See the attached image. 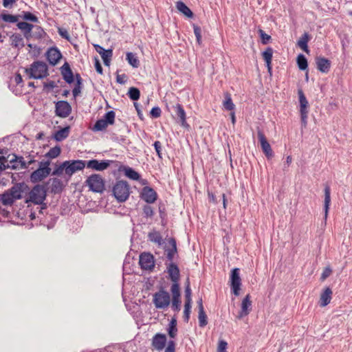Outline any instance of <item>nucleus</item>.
<instances>
[{
	"label": "nucleus",
	"mask_w": 352,
	"mask_h": 352,
	"mask_svg": "<svg viewBox=\"0 0 352 352\" xmlns=\"http://www.w3.org/2000/svg\"><path fill=\"white\" fill-rule=\"evenodd\" d=\"M69 162H64L60 166H57L52 172V175H60L63 173V170L66 172V165Z\"/></svg>",
	"instance_id": "nucleus-51"
},
{
	"label": "nucleus",
	"mask_w": 352,
	"mask_h": 352,
	"mask_svg": "<svg viewBox=\"0 0 352 352\" xmlns=\"http://www.w3.org/2000/svg\"><path fill=\"white\" fill-rule=\"evenodd\" d=\"M140 197L145 202L153 204L157 200V194L153 188L149 186H145L142 189Z\"/></svg>",
	"instance_id": "nucleus-13"
},
{
	"label": "nucleus",
	"mask_w": 352,
	"mask_h": 352,
	"mask_svg": "<svg viewBox=\"0 0 352 352\" xmlns=\"http://www.w3.org/2000/svg\"><path fill=\"white\" fill-rule=\"evenodd\" d=\"M225 109L228 111H233L235 108L234 104L232 102L231 96L228 93L225 94V100L223 103Z\"/></svg>",
	"instance_id": "nucleus-38"
},
{
	"label": "nucleus",
	"mask_w": 352,
	"mask_h": 352,
	"mask_svg": "<svg viewBox=\"0 0 352 352\" xmlns=\"http://www.w3.org/2000/svg\"><path fill=\"white\" fill-rule=\"evenodd\" d=\"M193 31L194 34L196 36L197 42L199 45L201 43V28L198 25L193 24Z\"/></svg>",
	"instance_id": "nucleus-53"
},
{
	"label": "nucleus",
	"mask_w": 352,
	"mask_h": 352,
	"mask_svg": "<svg viewBox=\"0 0 352 352\" xmlns=\"http://www.w3.org/2000/svg\"><path fill=\"white\" fill-rule=\"evenodd\" d=\"M273 56V49L270 47H267V49L262 53V56L265 63H272Z\"/></svg>",
	"instance_id": "nucleus-45"
},
{
	"label": "nucleus",
	"mask_w": 352,
	"mask_h": 352,
	"mask_svg": "<svg viewBox=\"0 0 352 352\" xmlns=\"http://www.w3.org/2000/svg\"><path fill=\"white\" fill-rule=\"evenodd\" d=\"M139 264L142 269L151 270L155 267L154 257L151 253L144 252L140 255Z\"/></svg>",
	"instance_id": "nucleus-9"
},
{
	"label": "nucleus",
	"mask_w": 352,
	"mask_h": 352,
	"mask_svg": "<svg viewBox=\"0 0 352 352\" xmlns=\"http://www.w3.org/2000/svg\"><path fill=\"white\" fill-rule=\"evenodd\" d=\"M19 15H12L10 14H1V18L5 22L16 23L19 20Z\"/></svg>",
	"instance_id": "nucleus-46"
},
{
	"label": "nucleus",
	"mask_w": 352,
	"mask_h": 352,
	"mask_svg": "<svg viewBox=\"0 0 352 352\" xmlns=\"http://www.w3.org/2000/svg\"><path fill=\"white\" fill-rule=\"evenodd\" d=\"M86 184L95 192H102L104 190V182L99 174H92L87 179Z\"/></svg>",
	"instance_id": "nucleus-5"
},
{
	"label": "nucleus",
	"mask_w": 352,
	"mask_h": 352,
	"mask_svg": "<svg viewBox=\"0 0 352 352\" xmlns=\"http://www.w3.org/2000/svg\"><path fill=\"white\" fill-rule=\"evenodd\" d=\"M228 343L223 340H221L219 341L218 347H217V352H227Z\"/></svg>",
	"instance_id": "nucleus-56"
},
{
	"label": "nucleus",
	"mask_w": 352,
	"mask_h": 352,
	"mask_svg": "<svg viewBox=\"0 0 352 352\" xmlns=\"http://www.w3.org/2000/svg\"><path fill=\"white\" fill-rule=\"evenodd\" d=\"M22 18L25 21H29L34 23H37L38 21V17L30 12L23 11Z\"/></svg>",
	"instance_id": "nucleus-48"
},
{
	"label": "nucleus",
	"mask_w": 352,
	"mask_h": 352,
	"mask_svg": "<svg viewBox=\"0 0 352 352\" xmlns=\"http://www.w3.org/2000/svg\"><path fill=\"white\" fill-rule=\"evenodd\" d=\"M50 164V160L41 161V162H39L38 168L48 169V171L51 172L52 170L49 167Z\"/></svg>",
	"instance_id": "nucleus-63"
},
{
	"label": "nucleus",
	"mask_w": 352,
	"mask_h": 352,
	"mask_svg": "<svg viewBox=\"0 0 352 352\" xmlns=\"http://www.w3.org/2000/svg\"><path fill=\"white\" fill-rule=\"evenodd\" d=\"M126 76L125 74H122V75L118 74L116 76V82L119 84L123 85L126 81Z\"/></svg>",
	"instance_id": "nucleus-64"
},
{
	"label": "nucleus",
	"mask_w": 352,
	"mask_h": 352,
	"mask_svg": "<svg viewBox=\"0 0 352 352\" xmlns=\"http://www.w3.org/2000/svg\"><path fill=\"white\" fill-rule=\"evenodd\" d=\"M46 198V189L43 185H36L30 192V201L35 204L41 205L39 212L46 209L45 204H43Z\"/></svg>",
	"instance_id": "nucleus-1"
},
{
	"label": "nucleus",
	"mask_w": 352,
	"mask_h": 352,
	"mask_svg": "<svg viewBox=\"0 0 352 352\" xmlns=\"http://www.w3.org/2000/svg\"><path fill=\"white\" fill-rule=\"evenodd\" d=\"M66 165V174L72 175L78 170H82L85 167V162L83 160H72L68 161Z\"/></svg>",
	"instance_id": "nucleus-15"
},
{
	"label": "nucleus",
	"mask_w": 352,
	"mask_h": 352,
	"mask_svg": "<svg viewBox=\"0 0 352 352\" xmlns=\"http://www.w3.org/2000/svg\"><path fill=\"white\" fill-rule=\"evenodd\" d=\"M155 150L160 159H162V144L160 141H155L153 144Z\"/></svg>",
	"instance_id": "nucleus-58"
},
{
	"label": "nucleus",
	"mask_w": 352,
	"mask_h": 352,
	"mask_svg": "<svg viewBox=\"0 0 352 352\" xmlns=\"http://www.w3.org/2000/svg\"><path fill=\"white\" fill-rule=\"evenodd\" d=\"M61 57L62 54L56 47L49 48L46 52V58L52 65H56Z\"/></svg>",
	"instance_id": "nucleus-16"
},
{
	"label": "nucleus",
	"mask_w": 352,
	"mask_h": 352,
	"mask_svg": "<svg viewBox=\"0 0 352 352\" xmlns=\"http://www.w3.org/2000/svg\"><path fill=\"white\" fill-rule=\"evenodd\" d=\"M257 135L263 153L267 159H271L274 157V152L265 135L261 130H258Z\"/></svg>",
	"instance_id": "nucleus-8"
},
{
	"label": "nucleus",
	"mask_w": 352,
	"mask_h": 352,
	"mask_svg": "<svg viewBox=\"0 0 352 352\" xmlns=\"http://www.w3.org/2000/svg\"><path fill=\"white\" fill-rule=\"evenodd\" d=\"M148 236L151 242L155 243L159 245H161L163 243L162 235L159 232L154 231L150 232Z\"/></svg>",
	"instance_id": "nucleus-36"
},
{
	"label": "nucleus",
	"mask_w": 352,
	"mask_h": 352,
	"mask_svg": "<svg viewBox=\"0 0 352 352\" xmlns=\"http://www.w3.org/2000/svg\"><path fill=\"white\" fill-rule=\"evenodd\" d=\"M199 325L200 327H204L208 324L207 315L204 310H199L198 312Z\"/></svg>",
	"instance_id": "nucleus-42"
},
{
	"label": "nucleus",
	"mask_w": 352,
	"mask_h": 352,
	"mask_svg": "<svg viewBox=\"0 0 352 352\" xmlns=\"http://www.w3.org/2000/svg\"><path fill=\"white\" fill-rule=\"evenodd\" d=\"M30 78L42 79L48 75L47 66L42 61H34L30 68L25 69Z\"/></svg>",
	"instance_id": "nucleus-2"
},
{
	"label": "nucleus",
	"mask_w": 352,
	"mask_h": 352,
	"mask_svg": "<svg viewBox=\"0 0 352 352\" xmlns=\"http://www.w3.org/2000/svg\"><path fill=\"white\" fill-rule=\"evenodd\" d=\"M51 172L48 169L38 168L30 175V180L33 183L38 182L47 177Z\"/></svg>",
	"instance_id": "nucleus-19"
},
{
	"label": "nucleus",
	"mask_w": 352,
	"mask_h": 352,
	"mask_svg": "<svg viewBox=\"0 0 352 352\" xmlns=\"http://www.w3.org/2000/svg\"><path fill=\"white\" fill-rule=\"evenodd\" d=\"M239 269L234 268L231 270L230 282L232 293L238 296L240 294L241 278L239 274Z\"/></svg>",
	"instance_id": "nucleus-7"
},
{
	"label": "nucleus",
	"mask_w": 352,
	"mask_h": 352,
	"mask_svg": "<svg viewBox=\"0 0 352 352\" xmlns=\"http://www.w3.org/2000/svg\"><path fill=\"white\" fill-rule=\"evenodd\" d=\"M11 168L10 164L8 159V157H6L4 156L0 157V171L5 170L7 168Z\"/></svg>",
	"instance_id": "nucleus-49"
},
{
	"label": "nucleus",
	"mask_w": 352,
	"mask_h": 352,
	"mask_svg": "<svg viewBox=\"0 0 352 352\" xmlns=\"http://www.w3.org/2000/svg\"><path fill=\"white\" fill-rule=\"evenodd\" d=\"M110 166L109 160L98 161L97 160H89L87 163V167L98 171H102Z\"/></svg>",
	"instance_id": "nucleus-17"
},
{
	"label": "nucleus",
	"mask_w": 352,
	"mask_h": 352,
	"mask_svg": "<svg viewBox=\"0 0 352 352\" xmlns=\"http://www.w3.org/2000/svg\"><path fill=\"white\" fill-rule=\"evenodd\" d=\"M297 64L300 70H305L308 67V63L303 54H299L297 57Z\"/></svg>",
	"instance_id": "nucleus-41"
},
{
	"label": "nucleus",
	"mask_w": 352,
	"mask_h": 352,
	"mask_svg": "<svg viewBox=\"0 0 352 352\" xmlns=\"http://www.w3.org/2000/svg\"><path fill=\"white\" fill-rule=\"evenodd\" d=\"M23 184H18L13 186L9 190L11 192L12 197L16 199H20L22 198L23 192Z\"/></svg>",
	"instance_id": "nucleus-32"
},
{
	"label": "nucleus",
	"mask_w": 352,
	"mask_h": 352,
	"mask_svg": "<svg viewBox=\"0 0 352 352\" xmlns=\"http://www.w3.org/2000/svg\"><path fill=\"white\" fill-rule=\"evenodd\" d=\"M127 94L129 98L134 101L138 100L140 96V90L138 88L133 87L129 88Z\"/></svg>",
	"instance_id": "nucleus-43"
},
{
	"label": "nucleus",
	"mask_w": 352,
	"mask_h": 352,
	"mask_svg": "<svg viewBox=\"0 0 352 352\" xmlns=\"http://www.w3.org/2000/svg\"><path fill=\"white\" fill-rule=\"evenodd\" d=\"M113 194L118 202H124L130 195V186L127 182L117 181L113 187Z\"/></svg>",
	"instance_id": "nucleus-3"
},
{
	"label": "nucleus",
	"mask_w": 352,
	"mask_h": 352,
	"mask_svg": "<svg viewBox=\"0 0 352 352\" xmlns=\"http://www.w3.org/2000/svg\"><path fill=\"white\" fill-rule=\"evenodd\" d=\"M168 333L169 336L171 338H175L176 337L177 333V327L168 326Z\"/></svg>",
	"instance_id": "nucleus-60"
},
{
	"label": "nucleus",
	"mask_w": 352,
	"mask_h": 352,
	"mask_svg": "<svg viewBox=\"0 0 352 352\" xmlns=\"http://www.w3.org/2000/svg\"><path fill=\"white\" fill-rule=\"evenodd\" d=\"M143 214L144 217L152 218L154 215V210L153 207L149 205H145L143 207Z\"/></svg>",
	"instance_id": "nucleus-50"
},
{
	"label": "nucleus",
	"mask_w": 352,
	"mask_h": 352,
	"mask_svg": "<svg viewBox=\"0 0 352 352\" xmlns=\"http://www.w3.org/2000/svg\"><path fill=\"white\" fill-rule=\"evenodd\" d=\"M56 115L60 118H67L72 112V107L67 101L60 100L56 103Z\"/></svg>",
	"instance_id": "nucleus-10"
},
{
	"label": "nucleus",
	"mask_w": 352,
	"mask_h": 352,
	"mask_svg": "<svg viewBox=\"0 0 352 352\" xmlns=\"http://www.w3.org/2000/svg\"><path fill=\"white\" fill-rule=\"evenodd\" d=\"M1 201L4 206L12 205L15 201L10 190L6 191L1 195Z\"/></svg>",
	"instance_id": "nucleus-34"
},
{
	"label": "nucleus",
	"mask_w": 352,
	"mask_h": 352,
	"mask_svg": "<svg viewBox=\"0 0 352 352\" xmlns=\"http://www.w3.org/2000/svg\"><path fill=\"white\" fill-rule=\"evenodd\" d=\"M50 181H52L51 191L54 193H60L62 192L63 188V182L58 178H52Z\"/></svg>",
	"instance_id": "nucleus-31"
},
{
	"label": "nucleus",
	"mask_w": 352,
	"mask_h": 352,
	"mask_svg": "<svg viewBox=\"0 0 352 352\" xmlns=\"http://www.w3.org/2000/svg\"><path fill=\"white\" fill-rule=\"evenodd\" d=\"M331 272H332V270L329 267H325L321 274V276H320L321 280H324L327 278H328L331 275Z\"/></svg>",
	"instance_id": "nucleus-59"
},
{
	"label": "nucleus",
	"mask_w": 352,
	"mask_h": 352,
	"mask_svg": "<svg viewBox=\"0 0 352 352\" xmlns=\"http://www.w3.org/2000/svg\"><path fill=\"white\" fill-rule=\"evenodd\" d=\"M258 32H259L260 36L261 38L262 43L264 45L267 44L269 42V41L271 39V36L270 35L267 34L266 33H265V32L262 30H259Z\"/></svg>",
	"instance_id": "nucleus-55"
},
{
	"label": "nucleus",
	"mask_w": 352,
	"mask_h": 352,
	"mask_svg": "<svg viewBox=\"0 0 352 352\" xmlns=\"http://www.w3.org/2000/svg\"><path fill=\"white\" fill-rule=\"evenodd\" d=\"M11 45L12 47L23 48L25 46L23 38L19 34L15 33L10 36Z\"/></svg>",
	"instance_id": "nucleus-29"
},
{
	"label": "nucleus",
	"mask_w": 352,
	"mask_h": 352,
	"mask_svg": "<svg viewBox=\"0 0 352 352\" xmlns=\"http://www.w3.org/2000/svg\"><path fill=\"white\" fill-rule=\"evenodd\" d=\"M16 26L19 30H21L23 32V34H24V32H32V29L34 28V25L33 24L25 21L19 22L16 24Z\"/></svg>",
	"instance_id": "nucleus-40"
},
{
	"label": "nucleus",
	"mask_w": 352,
	"mask_h": 352,
	"mask_svg": "<svg viewBox=\"0 0 352 352\" xmlns=\"http://www.w3.org/2000/svg\"><path fill=\"white\" fill-rule=\"evenodd\" d=\"M171 308L174 311L179 312L181 309L180 298H173Z\"/></svg>",
	"instance_id": "nucleus-52"
},
{
	"label": "nucleus",
	"mask_w": 352,
	"mask_h": 352,
	"mask_svg": "<svg viewBox=\"0 0 352 352\" xmlns=\"http://www.w3.org/2000/svg\"><path fill=\"white\" fill-rule=\"evenodd\" d=\"M168 245L164 247L166 257L169 263H173L175 256L177 254L176 241L174 238L168 239Z\"/></svg>",
	"instance_id": "nucleus-12"
},
{
	"label": "nucleus",
	"mask_w": 352,
	"mask_h": 352,
	"mask_svg": "<svg viewBox=\"0 0 352 352\" xmlns=\"http://www.w3.org/2000/svg\"><path fill=\"white\" fill-rule=\"evenodd\" d=\"M332 290L330 287H326L320 294V307H325L330 303L332 298Z\"/></svg>",
	"instance_id": "nucleus-24"
},
{
	"label": "nucleus",
	"mask_w": 352,
	"mask_h": 352,
	"mask_svg": "<svg viewBox=\"0 0 352 352\" xmlns=\"http://www.w3.org/2000/svg\"><path fill=\"white\" fill-rule=\"evenodd\" d=\"M58 32L62 38L67 40L69 39V34L67 30L63 28H58Z\"/></svg>",
	"instance_id": "nucleus-62"
},
{
	"label": "nucleus",
	"mask_w": 352,
	"mask_h": 352,
	"mask_svg": "<svg viewBox=\"0 0 352 352\" xmlns=\"http://www.w3.org/2000/svg\"><path fill=\"white\" fill-rule=\"evenodd\" d=\"M116 113L113 111L107 112L102 118L96 121L92 130L94 131H102L108 126L109 124H113L115 121Z\"/></svg>",
	"instance_id": "nucleus-6"
},
{
	"label": "nucleus",
	"mask_w": 352,
	"mask_h": 352,
	"mask_svg": "<svg viewBox=\"0 0 352 352\" xmlns=\"http://www.w3.org/2000/svg\"><path fill=\"white\" fill-rule=\"evenodd\" d=\"M125 175L131 179L138 181L140 178V174L131 167L124 168Z\"/></svg>",
	"instance_id": "nucleus-35"
},
{
	"label": "nucleus",
	"mask_w": 352,
	"mask_h": 352,
	"mask_svg": "<svg viewBox=\"0 0 352 352\" xmlns=\"http://www.w3.org/2000/svg\"><path fill=\"white\" fill-rule=\"evenodd\" d=\"M310 40V36L307 32H305L298 41V45L306 53L309 52L307 43Z\"/></svg>",
	"instance_id": "nucleus-30"
},
{
	"label": "nucleus",
	"mask_w": 352,
	"mask_h": 352,
	"mask_svg": "<svg viewBox=\"0 0 352 352\" xmlns=\"http://www.w3.org/2000/svg\"><path fill=\"white\" fill-rule=\"evenodd\" d=\"M191 304L185 303L184 310V320L188 322L190 318V314L191 311Z\"/></svg>",
	"instance_id": "nucleus-54"
},
{
	"label": "nucleus",
	"mask_w": 352,
	"mask_h": 352,
	"mask_svg": "<svg viewBox=\"0 0 352 352\" xmlns=\"http://www.w3.org/2000/svg\"><path fill=\"white\" fill-rule=\"evenodd\" d=\"M316 63L317 69L322 73H328L331 67V61L324 57H316Z\"/></svg>",
	"instance_id": "nucleus-22"
},
{
	"label": "nucleus",
	"mask_w": 352,
	"mask_h": 352,
	"mask_svg": "<svg viewBox=\"0 0 352 352\" xmlns=\"http://www.w3.org/2000/svg\"><path fill=\"white\" fill-rule=\"evenodd\" d=\"M252 310V301L250 294H247L243 299L241 305V311L239 312L236 318L242 319L243 317L248 316Z\"/></svg>",
	"instance_id": "nucleus-14"
},
{
	"label": "nucleus",
	"mask_w": 352,
	"mask_h": 352,
	"mask_svg": "<svg viewBox=\"0 0 352 352\" xmlns=\"http://www.w3.org/2000/svg\"><path fill=\"white\" fill-rule=\"evenodd\" d=\"M60 72L63 76V78L67 83L71 84L74 82V76L71 69L70 65L67 62H65L60 67Z\"/></svg>",
	"instance_id": "nucleus-21"
},
{
	"label": "nucleus",
	"mask_w": 352,
	"mask_h": 352,
	"mask_svg": "<svg viewBox=\"0 0 352 352\" xmlns=\"http://www.w3.org/2000/svg\"><path fill=\"white\" fill-rule=\"evenodd\" d=\"M153 302L157 309H165L170 305V294L162 288L153 295Z\"/></svg>",
	"instance_id": "nucleus-4"
},
{
	"label": "nucleus",
	"mask_w": 352,
	"mask_h": 352,
	"mask_svg": "<svg viewBox=\"0 0 352 352\" xmlns=\"http://www.w3.org/2000/svg\"><path fill=\"white\" fill-rule=\"evenodd\" d=\"M300 102V113H309V103L301 89L298 90Z\"/></svg>",
	"instance_id": "nucleus-25"
},
{
	"label": "nucleus",
	"mask_w": 352,
	"mask_h": 352,
	"mask_svg": "<svg viewBox=\"0 0 352 352\" xmlns=\"http://www.w3.org/2000/svg\"><path fill=\"white\" fill-rule=\"evenodd\" d=\"M173 298H180V290L179 282H173L170 287Z\"/></svg>",
	"instance_id": "nucleus-47"
},
{
	"label": "nucleus",
	"mask_w": 352,
	"mask_h": 352,
	"mask_svg": "<svg viewBox=\"0 0 352 352\" xmlns=\"http://www.w3.org/2000/svg\"><path fill=\"white\" fill-rule=\"evenodd\" d=\"M8 159L12 169H27L28 166L24 158L21 156H17L15 154L8 155Z\"/></svg>",
	"instance_id": "nucleus-11"
},
{
	"label": "nucleus",
	"mask_w": 352,
	"mask_h": 352,
	"mask_svg": "<svg viewBox=\"0 0 352 352\" xmlns=\"http://www.w3.org/2000/svg\"><path fill=\"white\" fill-rule=\"evenodd\" d=\"M167 339L165 334L157 333L155 334L152 340V346L157 350H162L166 343Z\"/></svg>",
	"instance_id": "nucleus-20"
},
{
	"label": "nucleus",
	"mask_w": 352,
	"mask_h": 352,
	"mask_svg": "<svg viewBox=\"0 0 352 352\" xmlns=\"http://www.w3.org/2000/svg\"><path fill=\"white\" fill-rule=\"evenodd\" d=\"M324 220H327L329 206L331 203V189L329 186L324 188Z\"/></svg>",
	"instance_id": "nucleus-26"
},
{
	"label": "nucleus",
	"mask_w": 352,
	"mask_h": 352,
	"mask_svg": "<svg viewBox=\"0 0 352 352\" xmlns=\"http://www.w3.org/2000/svg\"><path fill=\"white\" fill-rule=\"evenodd\" d=\"M100 55L102 58L104 65L109 66L113 56V50L111 49L105 50Z\"/></svg>",
	"instance_id": "nucleus-37"
},
{
	"label": "nucleus",
	"mask_w": 352,
	"mask_h": 352,
	"mask_svg": "<svg viewBox=\"0 0 352 352\" xmlns=\"http://www.w3.org/2000/svg\"><path fill=\"white\" fill-rule=\"evenodd\" d=\"M69 129L70 127L69 126L62 128L54 133V138L57 142H61L64 140L69 136Z\"/></svg>",
	"instance_id": "nucleus-27"
},
{
	"label": "nucleus",
	"mask_w": 352,
	"mask_h": 352,
	"mask_svg": "<svg viewBox=\"0 0 352 352\" xmlns=\"http://www.w3.org/2000/svg\"><path fill=\"white\" fill-rule=\"evenodd\" d=\"M166 272L172 282H179L180 272L177 265L175 263H166Z\"/></svg>",
	"instance_id": "nucleus-18"
},
{
	"label": "nucleus",
	"mask_w": 352,
	"mask_h": 352,
	"mask_svg": "<svg viewBox=\"0 0 352 352\" xmlns=\"http://www.w3.org/2000/svg\"><path fill=\"white\" fill-rule=\"evenodd\" d=\"M161 109L158 107H154L151 110V115L153 118H157L161 116Z\"/></svg>",
	"instance_id": "nucleus-57"
},
{
	"label": "nucleus",
	"mask_w": 352,
	"mask_h": 352,
	"mask_svg": "<svg viewBox=\"0 0 352 352\" xmlns=\"http://www.w3.org/2000/svg\"><path fill=\"white\" fill-rule=\"evenodd\" d=\"M175 343L173 340H170L168 342V346L165 349L164 352H175Z\"/></svg>",
	"instance_id": "nucleus-61"
},
{
	"label": "nucleus",
	"mask_w": 352,
	"mask_h": 352,
	"mask_svg": "<svg viewBox=\"0 0 352 352\" xmlns=\"http://www.w3.org/2000/svg\"><path fill=\"white\" fill-rule=\"evenodd\" d=\"M61 152L60 147L58 146H54L50 149V151L45 154V157L54 159L57 157Z\"/></svg>",
	"instance_id": "nucleus-44"
},
{
	"label": "nucleus",
	"mask_w": 352,
	"mask_h": 352,
	"mask_svg": "<svg viewBox=\"0 0 352 352\" xmlns=\"http://www.w3.org/2000/svg\"><path fill=\"white\" fill-rule=\"evenodd\" d=\"M191 294H192V291L190 289V281H189V279L187 278V280L185 283V291H184L185 303H188V304L192 303Z\"/></svg>",
	"instance_id": "nucleus-39"
},
{
	"label": "nucleus",
	"mask_w": 352,
	"mask_h": 352,
	"mask_svg": "<svg viewBox=\"0 0 352 352\" xmlns=\"http://www.w3.org/2000/svg\"><path fill=\"white\" fill-rule=\"evenodd\" d=\"M176 8L188 18H192L193 16V12L183 1H177L176 3Z\"/></svg>",
	"instance_id": "nucleus-28"
},
{
	"label": "nucleus",
	"mask_w": 352,
	"mask_h": 352,
	"mask_svg": "<svg viewBox=\"0 0 352 352\" xmlns=\"http://www.w3.org/2000/svg\"><path fill=\"white\" fill-rule=\"evenodd\" d=\"M126 56V60L133 67L138 68L140 66V60L135 54L127 52Z\"/></svg>",
	"instance_id": "nucleus-33"
},
{
	"label": "nucleus",
	"mask_w": 352,
	"mask_h": 352,
	"mask_svg": "<svg viewBox=\"0 0 352 352\" xmlns=\"http://www.w3.org/2000/svg\"><path fill=\"white\" fill-rule=\"evenodd\" d=\"M174 109L176 116L178 118H179L181 125L185 128H188L189 125L186 122V112L182 105L180 104H177L175 106H174Z\"/></svg>",
	"instance_id": "nucleus-23"
}]
</instances>
